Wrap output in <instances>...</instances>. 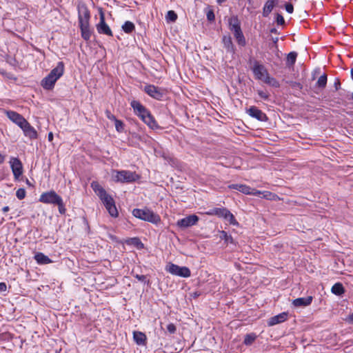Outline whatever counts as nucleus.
Listing matches in <instances>:
<instances>
[{"mask_svg":"<svg viewBox=\"0 0 353 353\" xmlns=\"http://www.w3.org/2000/svg\"><path fill=\"white\" fill-rule=\"evenodd\" d=\"M64 63L58 62L57 66L41 81V86L47 90H52L56 81L63 74Z\"/></svg>","mask_w":353,"mask_h":353,"instance_id":"nucleus-1","label":"nucleus"},{"mask_svg":"<svg viewBox=\"0 0 353 353\" xmlns=\"http://www.w3.org/2000/svg\"><path fill=\"white\" fill-rule=\"evenodd\" d=\"M132 214L136 218L154 224L161 222L160 216L147 208L144 209L135 208L132 210Z\"/></svg>","mask_w":353,"mask_h":353,"instance_id":"nucleus-2","label":"nucleus"},{"mask_svg":"<svg viewBox=\"0 0 353 353\" xmlns=\"http://www.w3.org/2000/svg\"><path fill=\"white\" fill-rule=\"evenodd\" d=\"M91 188L101 200L106 210L115 205L113 198L106 192L105 190L97 181H92Z\"/></svg>","mask_w":353,"mask_h":353,"instance_id":"nucleus-3","label":"nucleus"},{"mask_svg":"<svg viewBox=\"0 0 353 353\" xmlns=\"http://www.w3.org/2000/svg\"><path fill=\"white\" fill-rule=\"evenodd\" d=\"M207 214L209 215H216L219 217L224 218L231 225H238V222L235 219L234 215L228 209L225 208H215L212 209L210 212H208Z\"/></svg>","mask_w":353,"mask_h":353,"instance_id":"nucleus-4","label":"nucleus"},{"mask_svg":"<svg viewBox=\"0 0 353 353\" xmlns=\"http://www.w3.org/2000/svg\"><path fill=\"white\" fill-rule=\"evenodd\" d=\"M115 181L121 183H132L139 179V176L135 172L129 170L116 171Z\"/></svg>","mask_w":353,"mask_h":353,"instance_id":"nucleus-5","label":"nucleus"},{"mask_svg":"<svg viewBox=\"0 0 353 353\" xmlns=\"http://www.w3.org/2000/svg\"><path fill=\"white\" fill-rule=\"evenodd\" d=\"M166 271L170 274L176 276H179L183 278H188L190 276L191 272L187 267H181L174 263H169L165 268Z\"/></svg>","mask_w":353,"mask_h":353,"instance_id":"nucleus-6","label":"nucleus"},{"mask_svg":"<svg viewBox=\"0 0 353 353\" xmlns=\"http://www.w3.org/2000/svg\"><path fill=\"white\" fill-rule=\"evenodd\" d=\"M78 14L79 27L90 26L89 21L90 19V13L88 7L85 4L78 6Z\"/></svg>","mask_w":353,"mask_h":353,"instance_id":"nucleus-7","label":"nucleus"},{"mask_svg":"<svg viewBox=\"0 0 353 353\" xmlns=\"http://www.w3.org/2000/svg\"><path fill=\"white\" fill-rule=\"evenodd\" d=\"M61 199L55 191L51 190L42 193L39 201L46 204L56 205Z\"/></svg>","mask_w":353,"mask_h":353,"instance_id":"nucleus-8","label":"nucleus"},{"mask_svg":"<svg viewBox=\"0 0 353 353\" xmlns=\"http://www.w3.org/2000/svg\"><path fill=\"white\" fill-rule=\"evenodd\" d=\"M143 90L145 93H147L150 97L157 99L161 100L163 97L164 92L162 89L154 85H147L144 87Z\"/></svg>","mask_w":353,"mask_h":353,"instance_id":"nucleus-9","label":"nucleus"},{"mask_svg":"<svg viewBox=\"0 0 353 353\" xmlns=\"http://www.w3.org/2000/svg\"><path fill=\"white\" fill-rule=\"evenodd\" d=\"M252 72L256 79L263 81L265 77V75H268V72L265 67L263 64L259 63L257 61H254V62Z\"/></svg>","mask_w":353,"mask_h":353,"instance_id":"nucleus-10","label":"nucleus"},{"mask_svg":"<svg viewBox=\"0 0 353 353\" xmlns=\"http://www.w3.org/2000/svg\"><path fill=\"white\" fill-rule=\"evenodd\" d=\"M239 191L247 194V195H254V196H261V194H263V197L267 198L268 194H271L269 192H261L260 190H257L256 189L252 188L250 186H248L244 184H241V187H239Z\"/></svg>","mask_w":353,"mask_h":353,"instance_id":"nucleus-11","label":"nucleus"},{"mask_svg":"<svg viewBox=\"0 0 353 353\" xmlns=\"http://www.w3.org/2000/svg\"><path fill=\"white\" fill-rule=\"evenodd\" d=\"M199 217L195 214L189 215L177 221V225L180 228H187L194 225L199 221Z\"/></svg>","mask_w":353,"mask_h":353,"instance_id":"nucleus-12","label":"nucleus"},{"mask_svg":"<svg viewBox=\"0 0 353 353\" xmlns=\"http://www.w3.org/2000/svg\"><path fill=\"white\" fill-rule=\"evenodd\" d=\"M100 21L97 25V30L99 34H106L108 36H112V32L108 25L105 23L104 14L101 12Z\"/></svg>","mask_w":353,"mask_h":353,"instance_id":"nucleus-13","label":"nucleus"},{"mask_svg":"<svg viewBox=\"0 0 353 353\" xmlns=\"http://www.w3.org/2000/svg\"><path fill=\"white\" fill-rule=\"evenodd\" d=\"M20 128L23 130L26 137H28L31 140L37 139V132L27 120L22 124Z\"/></svg>","mask_w":353,"mask_h":353,"instance_id":"nucleus-14","label":"nucleus"},{"mask_svg":"<svg viewBox=\"0 0 353 353\" xmlns=\"http://www.w3.org/2000/svg\"><path fill=\"white\" fill-rule=\"evenodd\" d=\"M246 112L250 117L256 119L258 121H266L268 120L266 114L255 106H251L246 110Z\"/></svg>","mask_w":353,"mask_h":353,"instance_id":"nucleus-15","label":"nucleus"},{"mask_svg":"<svg viewBox=\"0 0 353 353\" xmlns=\"http://www.w3.org/2000/svg\"><path fill=\"white\" fill-rule=\"evenodd\" d=\"M10 166L14 178L19 179L23 173V166L21 161L17 158H12Z\"/></svg>","mask_w":353,"mask_h":353,"instance_id":"nucleus-16","label":"nucleus"},{"mask_svg":"<svg viewBox=\"0 0 353 353\" xmlns=\"http://www.w3.org/2000/svg\"><path fill=\"white\" fill-rule=\"evenodd\" d=\"M130 105L134 110V113L142 119L145 114H147L150 111L143 106L139 101L133 100Z\"/></svg>","mask_w":353,"mask_h":353,"instance_id":"nucleus-17","label":"nucleus"},{"mask_svg":"<svg viewBox=\"0 0 353 353\" xmlns=\"http://www.w3.org/2000/svg\"><path fill=\"white\" fill-rule=\"evenodd\" d=\"M6 115L9 119L16 123L19 128L26 121V119L17 112L9 110L6 112Z\"/></svg>","mask_w":353,"mask_h":353,"instance_id":"nucleus-18","label":"nucleus"},{"mask_svg":"<svg viewBox=\"0 0 353 353\" xmlns=\"http://www.w3.org/2000/svg\"><path fill=\"white\" fill-rule=\"evenodd\" d=\"M222 43L227 52L231 53L232 54L235 53V47L230 35H224L222 37Z\"/></svg>","mask_w":353,"mask_h":353,"instance_id":"nucleus-19","label":"nucleus"},{"mask_svg":"<svg viewBox=\"0 0 353 353\" xmlns=\"http://www.w3.org/2000/svg\"><path fill=\"white\" fill-rule=\"evenodd\" d=\"M287 318H288V313L282 312L278 315L271 317L268 321V325L269 326L275 325L278 323H281L287 320Z\"/></svg>","mask_w":353,"mask_h":353,"instance_id":"nucleus-20","label":"nucleus"},{"mask_svg":"<svg viewBox=\"0 0 353 353\" xmlns=\"http://www.w3.org/2000/svg\"><path fill=\"white\" fill-rule=\"evenodd\" d=\"M313 297L308 296L307 297L297 298L292 301V304L295 307H305L310 305L312 301Z\"/></svg>","mask_w":353,"mask_h":353,"instance_id":"nucleus-21","label":"nucleus"},{"mask_svg":"<svg viewBox=\"0 0 353 353\" xmlns=\"http://www.w3.org/2000/svg\"><path fill=\"white\" fill-rule=\"evenodd\" d=\"M141 120L147 125L149 128L152 130L159 129V126L158 125L157 121H155L154 117L149 112L147 114H145Z\"/></svg>","mask_w":353,"mask_h":353,"instance_id":"nucleus-22","label":"nucleus"},{"mask_svg":"<svg viewBox=\"0 0 353 353\" xmlns=\"http://www.w3.org/2000/svg\"><path fill=\"white\" fill-rule=\"evenodd\" d=\"M133 339L135 343L139 345H144L146 342V336L144 333L139 331L133 332Z\"/></svg>","mask_w":353,"mask_h":353,"instance_id":"nucleus-23","label":"nucleus"},{"mask_svg":"<svg viewBox=\"0 0 353 353\" xmlns=\"http://www.w3.org/2000/svg\"><path fill=\"white\" fill-rule=\"evenodd\" d=\"M34 259L36 260L37 263L40 265H46L52 263V260L42 252H37L34 255Z\"/></svg>","mask_w":353,"mask_h":353,"instance_id":"nucleus-24","label":"nucleus"},{"mask_svg":"<svg viewBox=\"0 0 353 353\" xmlns=\"http://www.w3.org/2000/svg\"><path fill=\"white\" fill-rule=\"evenodd\" d=\"M274 6V0H268L264 5L263 9V16L267 17L270 13L272 12V9Z\"/></svg>","mask_w":353,"mask_h":353,"instance_id":"nucleus-25","label":"nucleus"},{"mask_svg":"<svg viewBox=\"0 0 353 353\" xmlns=\"http://www.w3.org/2000/svg\"><path fill=\"white\" fill-rule=\"evenodd\" d=\"M234 37L236 40L237 43L241 46H245L246 45L245 38L243 35L242 30H239L233 32Z\"/></svg>","mask_w":353,"mask_h":353,"instance_id":"nucleus-26","label":"nucleus"},{"mask_svg":"<svg viewBox=\"0 0 353 353\" xmlns=\"http://www.w3.org/2000/svg\"><path fill=\"white\" fill-rule=\"evenodd\" d=\"M263 81L265 83L273 87V88H279L280 84L279 81L274 77H272L270 76L269 73L268 72V75H265V77L263 79Z\"/></svg>","mask_w":353,"mask_h":353,"instance_id":"nucleus-27","label":"nucleus"},{"mask_svg":"<svg viewBox=\"0 0 353 353\" xmlns=\"http://www.w3.org/2000/svg\"><path fill=\"white\" fill-rule=\"evenodd\" d=\"M331 292L336 295L341 296L345 293V288L342 283H336L332 287Z\"/></svg>","mask_w":353,"mask_h":353,"instance_id":"nucleus-28","label":"nucleus"},{"mask_svg":"<svg viewBox=\"0 0 353 353\" xmlns=\"http://www.w3.org/2000/svg\"><path fill=\"white\" fill-rule=\"evenodd\" d=\"M82 38L85 41H89L92 34L90 30V26H80Z\"/></svg>","mask_w":353,"mask_h":353,"instance_id":"nucleus-29","label":"nucleus"},{"mask_svg":"<svg viewBox=\"0 0 353 353\" xmlns=\"http://www.w3.org/2000/svg\"><path fill=\"white\" fill-rule=\"evenodd\" d=\"M219 233H220L219 238L221 240H224L225 243H227V244H228V243L234 244L235 243L234 240L232 238V236L231 235H228L225 231L221 230L219 232Z\"/></svg>","mask_w":353,"mask_h":353,"instance_id":"nucleus-30","label":"nucleus"},{"mask_svg":"<svg viewBox=\"0 0 353 353\" xmlns=\"http://www.w3.org/2000/svg\"><path fill=\"white\" fill-rule=\"evenodd\" d=\"M205 12L206 14L208 21L210 23L214 22L215 20V15L212 7L210 6H207L205 9Z\"/></svg>","mask_w":353,"mask_h":353,"instance_id":"nucleus-31","label":"nucleus"},{"mask_svg":"<svg viewBox=\"0 0 353 353\" xmlns=\"http://www.w3.org/2000/svg\"><path fill=\"white\" fill-rule=\"evenodd\" d=\"M135 29L134 24L129 21H127L122 26V30L127 34L132 33Z\"/></svg>","mask_w":353,"mask_h":353,"instance_id":"nucleus-32","label":"nucleus"},{"mask_svg":"<svg viewBox=\"0 0 353 353\" xmlns=\"http://www.w3.org/2000/svg\"><path fill=\"white\" fill-rule=\"evenodd\" d=\"M327 81V74L324 73L319 78L316 85L320 89H324L326 87Z\"/></svg>","mask_w":353,"mask_h":353,"instance_id":"nucleus-33","label":"nucleus"},{"mask_svg":"<svg viewBox=\"0 0 353 353\" xmlns=\"http://www.w3.org/2000/svg\"><path fill=\"white\" fill-rule=\"evenodd\" d=\"M256 335L254 333L248 334L245 336L243 343L245 345H250L256 340Z\"/></svg>","mask_w":353,"mask_h":353,"instance_id":"nucleus-34","label":"nucleus"},{"mask_svg":"<svg viewBox=\"0 0 353 353\" xmlns=\"http://www.w3.org/2000/svg\"><path fill=\"white\" fill-rule=\"evenodd\" d=\"M297 53L296 52H291L287 56L286 63L288 65H293L296 59Z\"/></svg>","mask_w":353,"mask_h":353,"instance_id":"nucleus-35","label":"nucleus"},{"mask_svg":"<svg viewBox=\"0 0 353 353\" xmlns=\"http://www.w3.org/2000/svg\"><path fill=\"white\" fill-rule=\"evenodd\" d=\"M165 18L168 21L175 22L177 19V14L174 10H169Z\"/></svg>","mask_w":353,"mask_h":353,"instance_id":"nucleus-36","label":"nucleus"},{"mask_svg":"<svg viewBox=\"0 0 353 353\" xmlns=\"http://www.w3.org/2000/svg\"><path fill=\"white\" fill-rule=\"evenodd\" d=\"M285 83L288 84L292 88L301 90L303 89V85L297 81H286Z\"/></svg>","mask_w":353,"mask_h":353,"instance_id":"nucleus-37","label":"nucleus"},{"mask_svg":"<svg viewBox=\"0 0 353 353\" xmlns=\"http://www.w3.org/2000/svg\"><path fill=\"white\" fill-rule=\"evenodd\" d=\"M228 23H229V28L232 27V26H236V25L241 23V22L236 15H234V16L231 17L228 20Z\"/></svg>","mask_w":353,"mask_h":353,"instance_id":"nucleus-38","label":"nucleus"},{"mask_svg":"<svg viewBox=\"0 0 353 353\" xmlns=\"http://www.w3.org/2000/svg\"><path fill=\"white\" fill-rule=\"evenodd\" d=\"M130 242L131 244L137 246L139 248H142L143 247V243L137 237L130 239Z\"/></svg>","mask_w":353,"mask_h":353,"instance_id":"nucleus-39","label":"nucleus"},{"mask_svg":"<svg viewBox=\"0 0 353 353\" xmlns=\"http://www.w3.org/2000/svg\"><path fill=\"white\" fill-rule=\"evenodd\" d=\"M114 123H115V128H116L117 131H118L119 132H122L124 128V124H123V121L117 119L114 121Z\"/></svg>","mask_w":353,"mask_h":353,"instance_id":"nucleus-40","label":"nucleus"},{"mask_svg":"<svg viewBox=\"0 0 353 353\" xmlns=\"http://www.w3.org/2000/svg\"><path fill=\"white\" fill-rule=\"evenodd\" d=\"M26 190L24 188H19L16 192V196L19 199L21 200L26 196Z\"/></svg>","mask_w":353,"mask_h":353,"instance_id":"nucleus-41","label":"nucleus"},{"mask_svg":"<svg viewBox=\"0 0 353 353\" xmlns=\"http://www.w3.org/2000/svg\"><path fill=\"white\" fill-rule=\"evenodd\" d=\"M56 205L59 208V213L61 214H64L65 213L66 209H65L64 203L63 202V199H61Z\"/></svg>","mask_w":353,"mask_h":353,"instance_id":"nucleus-42","label":"nucleus"},{"mask_svg":"<svg viewBox=\"0 0 353 353\" xmlns=\"http://www.w3.org/2000/svg\"><path fill=\"white\" fill-rule=\"evenodd\" d=\"M107 210L110 215L112 217H117L119 215L116 205L112 206V208H108Z\"/></svg>","mask_w":353,"mask_h":353,"instance_id":"nucleus-43","label":"nucleus"},{"mask_svg":"<svg viewBox=\"0 0 353 353\" xmlns=\"http://www.w3.org/2000/svg\"><path fill=\"white\" fill-rule=\"evenodd\" d=\"M167 330L170 334H174L176 331V327L174 324L173 323H169L167 325Z\"/></svg>","mask_w":353,"mask_h":353,"instance_id":"nucleus-44","label":"nucleus"},{"mask_svg":"<svg viewBox=\"0 0 353 353\" xmlns=\"http://www.w3.org/2000/svg\"><path fill=\"white\" fill-rule=\"evenodd\" d=\"M276 21L277 24L280 25V26H283L285 24V20H284L283 17L279 13L276 14Z\"/></svg>","mask_w":353,"mask_h":353,"instance_id":"nucleus-45","label":"nucleus"},{"mask_svg":"<svg viewBox=\"0 0 353 353\" xmlns=\"http://www.w3.org/2000/svg\"><path fill=\"white\" fill-rule=\"evenodd\" d=\"M134 277L141 282L147 283L148 284L150 283V281L146 279L147 276L145 275L136 274Z\"/></svg>","mask_w":353,"mask_h":353,"instance_id":"nucleus-46","label":"nucleus"},{"mask_svg":"<svg viewBox=\"0 0 353 353\" xmlns=\"http://www.w3.org/2000/svg\"><path fill=\"white\" fill-rule=\"evenodd\" d=\"M258 94L261 98L268 100L269 99V94L267 92H264L263 90H258Z\"/></svg>","mask_w":353,"mask_h":353,"instance_id":"nucleus-47","label":"nucleus"},{"mask_svg":"<svg viewBox=\"0 0 353 353\" xmlns=\"http://www.w3.org/2000/svg\"><path fill=\"white\" fill-rule=\"evenodd\" d=\"M285 8L288 13H292L294 11V6L291 3H285Z\"/></svg>","mask_w":353,"mask_h":353,"instance_id":"nucleus-48","label":"nucleus"},{"mask_svg":"<svg viewBox=\"0 0 353 353\" xmlns=\"http://www.w3.org/2000/svg\"><path fill=\"white\" fill-rule=\"evenodd\" d=\"M105 114H106V117H108V119L111 121H114L117 119L116 117L114 115H113L112 114H111V112L109 110L105 111Z\"/></svg>","mask_w":353,"mask_h":353,"instance_id":"nucleus-49","label":"nucleus"},{"mask_svg":"<svg viewBox=\"0 0 353 353\" xmlns=\"http://www.w3.org/2000/svg\"><path fill=\"white\" fill-rule=\"evenodd\" d=\"M229 29L232 32H234L236 31H239V30H241V23L240 24H238V25H236V26H232V27H230Z\"/></svg>","mask_w":353,"mask_h":353,"instance_id":"nucleus-50","label":"nucleus"},{"mask_svg":"<svg viewBox=\"0 0 353 353\" xmlns=\"http://www.w3.org/2000/svg\"><path fill=\"white\" fill-rule=\"evenodd\" d=\"M7 290V285L6 283L1 282L0 283V292H5Z\"/></svg>","mask_w":353,"mask_h":353,"instance_id":"nucleus-51","label":"nucleus"},{"mask_svg":"<svg viewBox=\"0 0 353 353\" xmlns=\"http://www.w3.org/2000/svg\"><path fill=\"white\" fill-rule=\"evenodd\" d=\"M334 88L336 90H338L341 88V82L339 79H336V81L334 82Z\"/></svg>","mask_w":353,"mask_h":353,"instance_id":"nucleus-52","label":"nucleus"},{"mask_svg":"<svg viewBox=\"0 0 353 353\" xmlns=\"http://www.w3.org/2000/svg\"><path fill=\"white\" fill-rule=\"evenodd\" d=\"M241 184H231L228 186L230 189H234L239 191V187H241Z\"/></svg>","mask_w":353,"mask_h":353,"instance_id":"nucleus-53","label":"nucleus"},{"mask_svg":"<svg viewBox=\"0 0 353 353\" xmlns=\"http://www.w3.org/2000/svg\"><path fill=\"white\" fill-rule=\"evenodd\" d=\"M53 133L52 132H49L48 134V139L49 141H52L53 140Z\"/></svg>","mask_w":353,"mask_h":353,"instance_id":"nucleus-54","label":"nucleus"},{"mask_svg":"<svg viewBox=\"0 0 353 353\" xmlns=\"http://www.w3.org/2000/svg\"><path fill=\"white\" fill-rule=\"evenodd\" d=\"M5 160L4 156H3L1 154H0V164L3 163Z\"/></svg>","mask_w":353,"mask_h":353,"instance_id":"nucleus-55","label":"nucleus"},{"mask_svg":"<svg viewBox=\"0 0 353 353\" xmlns=\"http://www.w3.org/2000/svg\"><path fill=\"white\" fill-rule=\"evenodd\" d=\"M9 210H10V208H9V207H8V206H5V207H3V208H2V211H3V212H8V211H9Z\"/></svg>","mask_w":353,"mask_h":353,"instance_id":"nucleus-56","label":"nucleus"},{"mask_svg":"<svg viewBox=\"0 0 353 353\" xmlns=\"http://www.w3.org/2000/svg\"><path fill=\"white\" fill-rule=\"evenodd\" d=\"M270 32L271 33H274V34H279L277 30L275 28H273L270 30Z\"/></svg>","mask_w":353,"mask_h":353,"instance_id":"nucleus-57","label":"nucleus"},{"mask_svg":"<svg viewBox=\"0 0 353 353\" xmlns=\"http://www.w3.org/2000/svg\"><path fill=\"white\" fill-rule=\"evenodd\" d=\"M349 321L353 323V313L349 316Z\"/></svg>","mask_w":353,"mask_h":353,"instance_id":"nucleus-58","label":"nucleus"},{"mask_svg":"<svg viewBox=\"0 0 353 353\" xmlns=\"http://www.w3.org/2000/svg\"><path fill=\"white\" fill-rule=\"evenodd\" d=\"M279 41V38L278 37H275V38H272V41L274 43H276Z\"/></svg>","mask_w":353,"mask_h":353,"instance_id":"nucleus-59","label":"nucleus"},{"mask_svg":"<svg viewBox=\"0 0 353 353\" xmlns=\"http://www.w3.org/2000/svg\"><path fill=\"white\" fill-rule=\"evenodd\" d=\"M83 222L86 225H88V220L85 217H83ZM88 227L89 228V226Z\"/></svg>","mask_w":353,"mask_h":353,"instance_id":"nucleus-60","label":"nucleus"},{"mask_svg":"<svg viewBox=\"0 0 353 353\" xmlns=\"http://www.w3.org/2000/svg\"><path fill=\"white\" fill-rule=\"evenodd\" d=\"M225 1V0H216L217 3H218L219 4H220V5H221L222 3H223Z\"/></svg>","mask_w":353,"mask_h":353,"instance_id":"nucleus-61","label":"nucleus"},{"mask_svg":"<svg viewBox=\"0 0 353 353\" xmlns=\"http://www.w3.org/2000/svg\"><path fill=\"white\" fill-rule=\"evenodd\" d=\"M350 74H351V78L353 80V68L351 69Z\"/></svg>","mask_w":353,"mask_h":353,"instance_id":"nucleus-62","label":"nucleus"},{"mask_svg":"<svg viewBox=\"0 0 353 353\" xmlns=\"http://www.w3.org/2000/svg\"><path fill=\"white\" fill-rule=\"evenodd\" d=\"M312 79L313 80L315 79V76L314 75H313Z\"/></svg>","mask_w":353,"mask_h":353,"instance_id":"nucleus-63","label":"nucleus"},{"mask_svg":"<svg viewBox=\"0 0 353 353\" xmlns=\"http://www.w3.org/2000/svg\"><path fill=\"white\" fill-rule=\"evenodd\" d=\"M352 99L353 100V92H352Z\"/></svg>","mask_w":353,"mask_h":353,"instance_id":"nucleus-64","label":"nucleus"}]
</instances>
